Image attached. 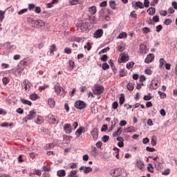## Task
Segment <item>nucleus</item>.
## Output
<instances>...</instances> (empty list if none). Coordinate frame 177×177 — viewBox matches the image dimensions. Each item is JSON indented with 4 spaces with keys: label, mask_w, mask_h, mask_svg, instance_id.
Returning <instances> with one entry per match:
<instances>
[{
    "label": "nucleus",
    "mask_w": 177,
    "mask_h": 177,
    "mask_svg": "<svg viewBox=\"0 0 177 177\" xmlns=\"http://www.w3.org/2000/svg\"><path fill=\"white\" fill-rule=\"evenodd\" d=\"M92 171V169L91 167H86L84 169V174H89Z\"/></svg>",
    "instance_id": "nucleus-60"
},
{
    "label": "nucleus",
    "mask_w": 177,
    "mask_h": 177,
    "mask_svg": "<svg viewBox=\"0 0 177 177\" xmlns=\"http://www.w3.org/2000/svg\"><path fill=\"white\" fill-rule=\"evenodd\" d=\"M43 170L45 171V172H49V171H50V167L48 166V165H45V166H43Z\"/></svg>",
    "instance_id": "nucleus-51"
},
{
    "label": "nucleus",
    "mask_w": 177,
    "mask_h": 177,
    "mask_svg": "<svg viewBox=\"0 0 177 177\" xmlns=\"http://www.w3.org/2000/svg\"><path fill=\"white\" fill-rule=\"evenodd\" d=\"M107 6V1H104L100 3V8H106Z\"/></svg>",
    "instance_id": "nucleus-52"
},
{
    "label": "nucleus",
    "mask_w": 177,
    "mask_h": 177,
    "mask_svg": "<svg viewBox=\"0 0 177 177\" xmlns=\"http://www.w3.org/2000/svg\"><path fill=\"white\" fill-rule=\"evenodd\" d=\"M109 7L111 9H113V10H115L117 9V3H115V1H109Z\"/></svg>",
    "instance_id": "nucleus-17"
},
{
    "label": "nucleus",
    "mask_w": 177,
    "mask_h": 177,
    "mask_svg": "<svg viewBox=\"0 0 177 177\" xmlns=\"http://www.w3.org/2000/svg\"><path fill=\"white\" fill-rule=\"evenodd\" d=\"M6 12V10L5 11L0 10V21H3V19H5Z\"/></svg>",
    "instance_id": "nucleus-34"
},
{
    "label": "nucleus",
    "mask_w": 177,
    "mask_h": 177,
    "mask_svg": "<svg viewBox=\"0 0 177 177\" xmlns=\"http://www.w3.org/2000/svg\"><path fill=\"white\" fill-rule=\"evenodd\" d=\"M117 121H118V119L114 118L113 122H111V126L109 127V131H113L114 128H115V124H117Z\"/></svg>",
    "instance_id": "nucleus-24"
},
{
    "label": "nucleus",
    "mask_w": 177,
    "mask_h": 177,
    "mask_svg": "<svg viewBox=\"0 0 177 177\" xmlns=\"http://www.w3.org/2000/svg\"><path fill=\"white\" fill-rule=\"evenodd\" d=\"M136 167L140 169V171H145V164L142 160H138L136 162Z\"/></svg>",
    "instance_id": "nucleus-13"
},
{
    "label": "nucleus",
    "mask_w": 177,
    "mask_h": 177,
    "mask_svg": "<svg viewBox=\"0 0 177 177\" xmlns=\"http://www.w3.org/2000/svg\"><path fill=\"white\" fill-rule=\"evenodd\" d=\"M68 66L69 67H71V68H74V67L75 66V63L74 62V61L70 59L68 60Z\"/></svg>",
    "instance_id": "nucleus-43"
},
{
    "label": "nucleus",
    "mask_w": 177,
    "mask_h": 177,
    "mask_svg": "<svg viewBox=\"0 0 177 177\" xmlns=\"http://www.w3.org/2000/svg\"><path fill=\"white\" fill-rule=\"evenodd\" d=\"M147 169L149 171V172H151V174H153L154 172V167H153V165H151V163H149L148 165V167H147Z\"/></svg>",
    "instance_id": "nucleus-37"
},
{
    "label": "nucleus",
    "mask_w": 177,
    "mask_h": 177,
    "mask_svg": "<svg viewBox=\"0 0 177 177\" xmlns=\"http://www.w3.org/2000/svg\"><path fill=\"white\" fill-rule=\"evenodd\" d=\"M75 107H76V109H79V110H82L86 107V104L83 101L77 100L75 103Z\"/></svg>",
    "instance_id": "nucleus-4"
},
{
    "label": "nucleus",
    "mask_w": 177,
    "mask_h": 177,
    "mask_svg": "<svg viewBox=\"0 0 177 177\" xmlns=\"http://www.w3.org/2000/svg\"><path fill=\"white\" fill-rule=\"evenodd\" d=\"M84 49H87V50H90L92 49V46H91V43L88 42L86 46H84Z\"/></svg>",
    "instance_id": "nucleus-57"
},
{
    "label": "nucleus",
    "mask_w": 177,
    "mask_h": 177,
    "mask_svg": "<svg viewBox=\"0 0 177 177\" xmlns=\"http://www.w3.org/2000/svg\"><path fill=\"white\" fill-rule=\"evenodd\" d=\"M136 129L133 127H129L126 129H124L125 133H129L136 132Z\"/></svg>",
    "instance_id": "nucleus-19"
},
{
    "label": "nucleus",
    "mask_w": 177,
    "mask_h": 177,
    "mask_svg": "<svg viewBox=\"0 0 177 177\" xmlns=\"http://www.w3.org/2000/svg\"><path fill=\"white\" fill-rule=\"evenodd\" d=\"M135 5L137 8H139L140 9H143V8H145L143 3H142L140 1L136 2Z\"/></svg>",
    "instance_id": "nucleus-32"
},
{
    "label": "nucleus",
    "mask_w": 177,
    "mask_h": 177,
    "mask_svg": "<svg viewBox=\"0 0 177 177\" xmlns=\"http://www.w3.org/2000/svg\"><path fill=\"white\" fill-rule=\"evenodd\" d=\"M47 120H48V122H49V124H52L53 125H54L55 124L59 123L57 120H56V117H55V115H53L52 114H49L48 115Z\"/></svg>",
    "instance_id": "nucleus-6"
},
{
    "label": "nucleus",
    "mask_w": 177,
    "mask_h": 177,
    "mask_svg": "<svg viewBox=\"0 0 177 177\" xmlns=\"http://www.w3.org/2000/svg\"><path fill=\"white\" fill-rule=\"evenodd\" d=\"M88 12L92 15H95L96 12H97V9L96 8V6H92L91 7H89Z\"/></svg>",
    "instance_id": "nucleus-18"
},
{
    "label": "nucleus",
    "mask_w": 177,
    "mask_h": 177,
    "mask_svg": "<svg viewBox=\"0 0 177 177\" xmlns=\"http://www.w3.org/2000/svg\"><path fill=\"white\" fill-rule=\"evenodd\" d=\"M2 82L4 85H8V84H9V79L6 77H3Z\"/></svg>",
    "instance_id": "nucleus-50"
},
{
    "label": "nucleus",
    "mask_w": 177,
    "mask_h": 177,
    "mask_svg": "<svg viewBox=\"0 0 177 177\" xmlns=\"http://www.w3.org/2000/svg\"><path fill=\"white\" fill-rule=\"evenodd\" d=\"M171 23H172V20L169 19H167L165 21H164V24H165L166 26H169V24H171Z\"/></svg>",
    "instance_id": "nucleus-61"
},
{
    "label": "nucleus",
    "mask_w": 177,
    "mask_h": 177,
    "mask_svg": "<svg viewBox=\"0 0 177 177\" xmlns=\"http://www.w3.org/2000/svg\"><path fill=\"white\" fill-rule=\"evenodd\" d=\"M50 15L49 13H48V12L46 11H44L43 12H41V17H44V19H48V17H50Z\"/></svg>",
    "instance_id": "nucleus-39"
},
{
    "label": "nucleus",
    "mask_w": 177,
    "mask_h": 177,
    "mask_svg": "<svg viewBox=\"0 0 177 177\" xmlns=\"http://www.w3.org/2000/svg\"><path fill=\"white\" fill-rule=\"evenodd\" d=\"M158 93L160 95V99H165V97H167V94L164 92L158 91Z\"/></svg>",
    "instance_id": "nucleus-41"
},
{
    "label": "nucleus",
    "mask_w": 177,
    "mask_h": 177,
    "mask_svg": "<svg viewBox=\"0 0 177 177\" xmlns=\"http://www.w3.org/2000/svg\"><path fill=\"white\" fill-rule=\"evenodd\" d=\"M121 61L123 63H125V62H128V60H129V56H128L127 54H125L124 53H122L121 54Z\"/></svg>",
    "instance_id": "nucleus-16"
},
{
    "label": "nucleus",
    "mask_w": 177,
    "mask_h": 177,
    "mask_svg": "<svg viewBox=\"0 0 177 177\" xmlns=\"http://www.w3.org/2000/svg\"><path fill=\"white\" fill-rule=\"evenodd\" d=\"M171 174V169H166L164 171H162V175H169Z\"/></svg>",
    "instance_id": "nucleus-45"
},
{
    "label": "nucleus",
    "mask_w": 177,
    "mask_h": 177,
    "mask_svg": "<svg viewBox=\"0 0 177 177\" xmlns=\"http://www.w3.org/2000/svg\"><path fill=\"white\" fill-rule=\"evenodd\" d=\"M108 59H109V56H107V55H103L100 58L101 62H106Z\"/></svg>",
    "instance_id": "nucleus-48"
},
{
    "label": "nucleus",
    "mask_w": 177,
    "mask_h": 177,
    "mask_svg": "<svg viewBox=\"0 0 177 177\" xmlns=\"http://www.w3.org/2000/svg\"><path fill=\"white\" fill-rule=\"evenodd\" d=\"M36 117H37V112L35 111H29L28 115L23 119V121L25 122V124H27L28 121H31V120H32L33 118H35Z\"/></svg>",
    "instance_id": "nucleus-2"
},
{
    "label": "nucleus",
    "mask_w": 177,
    "mask_h": 177,
    "mask_svg": "<svg viewBox=\"0 0 177 177\" xmlns=\"http://www.w3.org/2000/svg\"><path fill=\"white\" fill-rule=\"evenodd\" d=\"M48 104L50 105L51 108L55 107V105L56 104V102L55 100L52 98L48 99Z\"/></svg>",
    "instance_id": "nucleus-26"
},
{
    "label": "nucleus",
    "mask_w": 177,
    "mask_h": 177,
    "mask_svg": "<svg viewBox=\"0 0 177 177\" xmlns=\"http://www.w3.org/2000/svg\"><path fill=\"white\" fill-rule=\"evenodd\" d=\"M30 100H37L38 99V95L37 94H32L30 95Z\"/></svg>",
    "instance_id": "nucleus-44"
},
{
    "label": "nucleus",
    "mask_w": 177,
    "mask_h": 177,
    "mask_svg": "<svg viewBox=\"0 0 177 177\" xmlns=\"http://www.w3.org/2000/svg\"><path fill=\"white\" fill-rule=\"evenodd\" d=\"M118 52H124V50H125V44H120L118 46Z\"/></svg>",
    "instance_id": "nucleus-28"
},
{
    "label": "nucleus",
    "mask_w": 177,
    "mask_h": 177,
    "mask_svg": "<svg viewBox=\"0 0 177 177\" xmlns=\"http://www.w3.org/2000/svg\"><path fill=\"white\" fill-rule=\"evenodd\" d=\"M109 139H110V137L109 136H104L102 137V142H104V143H106V142H109Z\"/></svg>",
    "instance_id": "nucleus-49"
},
{
    "label": "nucleus",
    "mask_w": 177,
    "mask_h": 177,
    "mask_svg": "<svg viewBox=\"0 0 177 177\" xmlns=\"http://www.w3.org/2000/svg\"><path fill=\"white\" fill-rule=\"evenodd\" d=\"M64 53H66V55H71L72 50L70 48H65L64 50Z\"/></svg>",
    "instance_id": "nucleus-42"
},
{
    "label": "nucleus",
    "mask_w": 177,
    "mask_h": 177,
    "mask_svg": "<svg viewBox=\"0 0 177 177\" xmlns=\"http://www.w3.org/2000/svg\"><path fill=\"white\" fill-rule=\"evenodd\" d=\"M119 75L120 77H125V75H127V74H125V71H124V69H120Z\"/></svg>",
    "instance_id": "nucleus-54"
},
{
    "label": "nucleus",
    "mask_w": 177,
    "mask_h": 177,
    "mask_svg": "<svg viewBox=\"0 0 177 177\" xmlns=\"http://www.w3.org/2000/svg\"><path fill=\"white\" fill-rule=\"evenodd\" d=\"M64 131L66 133H71L73 132V129L71 128V124L66 123L64 125Z\"/></svg>",
    "instance_id": "nucleus-10"
},
{
    "label": "nucleus",
    "mask_w": 177,
    "mask_h": 177,
    "mask_svg": "<svg viewBox=\"0 0 177 177\" xmlns=\"http://www.w3.org/2000/svg\"><path fill=\"white\" fill-rule=\"evenodd\" d=\"M122 170L120 168L112 169L109 171V174L113 177H118L121 176Z\"/></svg>",
    "instance_id": "nucleus-3"
},
{
    "label": "nucleus",
    "mask_w": 177,
    "mask_h": 177,
    "mask_svg": "<svg viewBox=\"0 0 177 177\" xmlns=\"http://www.w3.org/2000/svg\"><path fill=\"white\" fill-rule=\"evenodd\" d=\"M127 37H128L127 32H122L118 35V39H122V38H127Z\"/></svg>",
    "instance_id": "nucleus-31"
},
{
    "label": "nucleus",
    "mask_w": 177,
    "mask_h": 177,
    "mask_svg": "<svg viewBox=\"0 0 177 177\" xmlns=\"http://www.w3.org/2000/svg\"><path fill=\"white\" fill-rule=\"evenodd\" d=\"M94 38H102L103 37V30L102 29L97 30L93 34Z\"/></svg>",
    "instance_id": "nucleus-11"
},
{
    "label": "nucleus",
    "mask_w": 177,
    "mask_h": 177,
    "mask_svg": "<svg viewBox=\"0 0 177 177\" xmlns=\"http://www.w3.org/2000/svg\"><path fill=\"white\" fill-rule=\"evenodd\" d=\"M130 16L133 19H138V15L136 14V12H135V10H133L131 12Z\"/></svg>",
    "instance_id": "nucleus-47"
},
{
    "label": "nucleus",
    "mask_w": 177,
    "mask_h": 177,
    "mask_svg": "<svg viewBox=\"0 0 177 177\" xmlns=\"http://www.w3.org/2000/svg\"><path fill=\"white\" fill-rule=\"evenodd\" d=\"M146 150H147V151H149L151 153H153V152L156 151V149L151 148L150 147H147Z\"/></svg>",
    "instance_id": "nucleus-59"
},
{
    "label": "nucleus",
    "mask_w": 177,
    "mask_h": 177,
    "mask_svg": "<svg viewBox=\"0 0 177 177\" xmlns=\"http://www.w3.org/2000/svg\"><path fill=\"white\" fill-rule=\"evenodd\" d=\"M144 100H151V95L148 94L147 95H145L143 97Z\"/></svg>",
    "instance_id": "nucleus-63"
},
{
    "label": "nucleus",
    "mask_w": 177,
    "mask_h": 177,
    "mask_svg": "<svg viewBox=\"0 0 177 177\" xmlns=\"http://www.w3.org/2000/svg\"><path fill=\"white\" fill-rule=\"evenodd\" d=\"M112 108L114 109V110H116V109H118V102H113L112 104Z\"/></svg>",
    "instance_id": "nucleus-55"
},
{
    "label": "nucleus",
    "mask_w": 177,
    "mask_h": 177,
    "mask_svg": "<svg viewBox=\"0 0 177 177\" xmlns=\"http://www.w3.org/2000/svg\"><path fill=\"white\" fill-rule=\"evenodd\" d=\"M31 64V59L29 57L24 58L21 61H20V63H19V64L24 66L22 70H24V68H26V67H27V66H28V64Z\"/></svg>",
    "instance_id": "nucleus-5"
},
{
    "label": "nucleus",
    "mask_w": 177,
    "mask_h": 177,
    "mask_svg": "<svg viewBox=\"0 0 177 177\" xmlns=\"http://www.w3.org/2000/svg\"><path fill=\"white\" fill-rule=\"evenodd\" d=\"M122 132V129L119 128L116 131L113 132V136H118V135H121Z\"/></svg>",
    "instance_id": "nucleus-33"
},
{
    "label": "nucleus",
    "mask_w": 177,
    "mask_h": 177,
    "mask_svg": "<svg viewBox=\"0 0 177 177\" xmlns=\"http://www.w3.org/2000/svg\"><path fill=\"white\" fill-rule=\"evenodd\" d=\"M127 88L128 91H132L135 88V87L133 86V84H132V83H129L127 85Z\"/></svg>",
    "instance_id": "nucleus-36"
},
{
    "label": "nucleus",
    "mask_w": 177,
    "mask_h": 177,
    "mask_svg": "<svg viewBox=\"0 0 177 177\" xmlns=\"http://www.w3.org/2000/svg\"><path fill=\"white\" fill-rule=\"evenodd\" d=\"M57 176H59V177L66 176V171L64 169L59 170L57 172Z\"/></svg>",
    "instance_id": "nucleus-25"
},
{
    "label": "nucleus",
    "mask_w": 177,
    "mask_h": 177,
    "mask_svg": "<svg viewBox=\"0 0 177 177\" xmlns=\"http://www.w3.org/2000/svg\"><path fill=\"white\" fill-rule=\"evenodd\" d=\"M165 64V60H164V58H160V65L159 67L160 68H162V66Z\"/></svg>",
    "instance_id": "nucleus-46"
},
{
    "label": "nucleus",
    "mask_w": 177,
    "mask_h": 177,
    "mask_svg": "<svg viewBox=\"0 0 177 177\" xmlns=\"http://www.w3.org/2000/svg\"><path fill=\"white\" fill-rule=\"evenodd\" d=\"M57 50V48H56V44H52L50 46V53H51V55H53V53H55V52H56Z\"/></svg>",
    "instance_id": "nucleus-21"
},
{
    "label": "nucleus",
    "mask_w": 177,
    "mask_h": 177,
    "mask_svg": "<svg viewBox=\"0 0 177 177\" xmlns=\"http://www.w3.org/2000/svg\"><path fill=\"white\" fill-rule=\"evenodd\" d=\"M91 135L93 136V139L96 140L99 138V129L97 128H94L91 132Z\"/></svg>",
    "instance_id": "nucleus-9"
},
{
    "label": "nucleus",
    "mask_w": 177,
    "mask_h": 177,
    "mask_svg": "<svg viewBox=\"0 0 177 177\" xmlns=\"http://www.w3.org/2000/svg\"><path fill=\"white\" fill-rule=\"evenodd\" d=\"M23 89H25L26 91H28L30 88V85H28V80H25L21 84Z\"/></svg>",
    "instance_id": "nucleus-15"
},
{
    "label": "nucleus",
    "mask_w": 177,
    "mask_h": 177,
    "mask_svg": "<svg viewBox=\"0 0 177 177\" xmlns=\"http://www.w3.org/2000/svg\"><path fill=\"white\" fill-rule=\"evenodd\" d=\"M151 86H152V89H157V88H158V80H152Z\"/></svg>",
    "instance_id": "nucleus-23"
},
{
    "label": "nucleus",
    "mask_w": 177,
    "mask_h": 177,
    "mask_svg": "<svg viewBox=\"0 0 177 177\" xmlns=\"http://www.w3.org/2000/svg\"><path fill=\"white\" fill-rule=\"evenodd\" d=\"M35 24H36V26H38V27H44L45 22L42 20L39 19L35 21Z\"/></svg>",
    "instance_id": "nucleus-20"
},
{
    "label": "nucleus",
    "mask_w": 177,
    "mask_h": 177,
    "mask_svg": "<svg viewBox=\"0 0 177 177\" xmlns=\"http://www.w3.org/2000/svg\"><path fill=\"white\" fill-rule=\"evenodd\" d=\"M32 174H30V176ZM32 175H37V176H41L42 175V172L39 169L35 170V172L32 174Z\"/></svg>",
    "instance_id": "nucleus-38"
},
{
    "label": "nucleus",
    "mask_w": 177,
    "mask_h": 177,
    "mask_svg": "<svg viewBox=\"0 0 177 177\" xmlns=\"http://www.w3.org/2000/svg\"><path fill=\"white\" fill-rule=\"evenodd\" d=\"M140 52L142 55H146L147 53V47L145 44L140 45Z\"/></svg>",
    "instance_id": "nucleus-14"
},
{
    "label": "nucleus",
    "mask_w": 177,
    "mask_h": 177,
    "mask_svg": "<svg viewBox=\"0 0 177 177\" xmlns=\"http://www.w3.org/2000/svg\"><path fill=\"white\" fill-rule=\"evenodd\" d=\"M78 28H80L82 32H85V31L88 30V22H81L78 26Z\"/></svg>",
    "instance_id": "nucleus-8"
},
{
    "label": "nucleus",
    "mask_w": 177,
    "mask_h": 177,
    "mask_svg": "<svg viewBox=\"0 0 177 177\" xmlns=\"http://www.w3.org/2000/svg\"><path fill=\"white\" fill-rule=\"evenodd\" d=\"M102 68H103L104 70H109V68H110V66H109V64H107V63H104V64H102Z\"/></svg>",
    "instance_id": "nucleus-53"
},
{
    "label": "nucleus",
    "mask_w": 177,
    "mask_h": 177,
    "mask_svg": "<svg viewBox=\"0 0 177 177\" xmlns=\"http://www.w3.org/2000/svg\"><path fill=\"white\" fill-rule=\"evenodd\" d=\"M109 129V127H107V124H104L101 129L102 132H106V131Z\"/></svg>",
    "instance_id": "nucleus-62"
},
{
    "label": "nucleus",
    "mask_w": 177,
    "mask_h": 177,
    "mask_svg": "<svg viewBox=\"0 0 177 177\" xmlns=\"http://www.w3.org/2000/svg\"><path fill=\"white\" fill-rule=\"evenodd\" d=\"M135 64V63L133 62H131L127 64V68H128V70H131V68H132V67H133V65Z\"/></svg>",
    "instance_id": "nucleus-40"
},
{
    "label": "nucleus",
    "mask_w": 177,
    "mask_h": 177,
    "mask_svg": "<svg viewBox=\"0 0 177 177\" xmlns=\"http://www.w3.org/2000/svg\"><path fill=\"white\" fill-rule=\"evenodd\" d=\"M35 122L36 124H37V125H41V124L44 122V120H42V117H41V115H38Z\"/></svg>",
    "instance_id": "nucleus-29"
},
{
    "label": "nucleus",
    "mask_w": 177,
    "mask_h": 177,
    "mask_svg": "<svg viewBox=\"0 0 177 177\" xmlns=\"http://www.w3.org/2000/svg\"><path fill=\"white\" fill-rule=\"evenodd\" d=\"M111 68H112V71L114 73V74H115V73H117V68L115 67V66H114V63H111Z\"/></svg>",
    "instance_id": "nucleus-56"
},
{
    "label": "nucleus",
    "mask_w": 177,
    "mask_h": 177,
    "mask_svg": "<svg viewBox=\"0 0 177 177\" xmlns=\"http://www.w3.org/2000/svg\"><path fill=\"white\" fill-rule=\"evenodd\" d=\"M142 32L144 34H148V32H150V28H149L147 27L142 28Z\"/></svg>",
    "instance_id": "nucleus-58"
},
{
    "label": "nucleus",
    "mask_w": 177,
    "mask_h": 177,
    "mask_svg": "<svg viewBox=\"0 0 177 177\" xmlns=\"http://www.w3.org/2000/svg\"><path fill=\"white\" fill-rule=\"evenodd\" d=\"M156 13V8H151L149 9V15H154Z\"/></svg>",
    "instance_id": "nucleus-64"
},
{
    "label": "nucleus",
    "mask_w": 177,
    "mask_h": 177,
    "mask_svg": "<svg viewBox=\"0 0 177 177\" xmlns=\"http://www.w3.org/2000/svg\"><path fill=\"white\" fill-rule=\"evenodd\" d=\"M77 174H78V171H77V170H72L71 171L70 174L68 175V177H78Z\"/></svg>",
    "instance_id": "nucleus-27"
},
{
    "label": "nucleus",
    "mask_w": 177,
    "mask_h": 177,
    "mask_svg": "<svg viewBox=\"0 0 177 177\" xmlns=\"http://www.w3.org/2000/svg\"><path fill=\"white\" fill-rule=\"evenodd\" d=\"M21 102L24 104H28V106H32V102H31V101L27 100H25V99H21Z\"/></svg>",
    "instance_id": "nucleus-30"
},
{
    "label": "nucleus",
    "mask_w": 177,
    "mask_h": 177,
    "mask_svg": "<svg viewBox=\"0 0 177 177\" xmlns=\"http://www.w3.org/2000/svg\"><path fill=\"white\" fill-rule=\"evenodd\" d=\"M154 60V55L153 54H149L147 56V57L145 59V62L149 64V63H151Z\"/></svg>",
    "instance_id": "nucleus-12"
},
{
    "label": "nucleus",
    "mask_w": 177,
    "mask_h": 177,
    "mask_svg": "<svg viewBox=\"0 0 177 177\" xmlns=\"http://www.w3.org/2000/svg\"><path fill=\"white\" fill-rule=\"evenodd\" d=\"M82 132H84V127H80L76 131L75 135H77V138H80L82 135Z\"/></svg>",
    "instance_id": "nucleus-22"
},
{
    "label": "nucleus",
    "mask_w": 177,
    "mask_h": 177,
    "mask_svg": "<svg viewBox=\"0 0 177 177\" xmlns=\"http://www.w3.org/2000/svg\"><path fill=\"white\" fill-rule=\"evenodd\" d=\"M69 3L71 6H74V5H78L80 3V0H69Z\"/></svg>",
    "instance_id": "nucleus-35"
},
{
    "label": "nucleus",
    "mask_w": 177,
    "mask_h": 177,
    "mask_svg": "<svg viewBox=\"0 0 177 177\" xmlns=\"http://www.w3.org/2000/svg\"><path fill=\"white\" fill-rule=\"evenodd\" d=\"M103 91H104V87L99 84H95L93 88V93L97 95H102Z\"/></svg>",
    "instance_id": "nucleus-1"
},
{
    "label": "nucleus",
    "mask_w": 177,
    "mask_h": 177,
    "mask_svg": "<svg viewBox=\"0 0 177 177\" xmlns=\"http://www.w3.org/2000/svg\"><path fill=\"white\" fill-rule=\"evenodd\" d=\"M55 92L58 96H64V88L59 86H55Z\"/></svg>",
    "instance_id": "nucleus-7"
}]
</instances>
